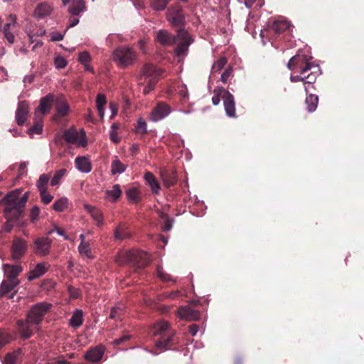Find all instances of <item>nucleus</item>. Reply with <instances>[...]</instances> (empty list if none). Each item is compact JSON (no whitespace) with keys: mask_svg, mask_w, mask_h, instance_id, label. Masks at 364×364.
I'll return each instance as SVG.
<instances>
[{"mask_svg":"<svg viewBox=\"0 0 364 364\" xmlns=\"http://www.w3.org/2000/svg\"><path fill=\"white\" fill-rule=\"evenodd\" d=\"M168 4V0H154L151 3V7L155 11H163Z\"/></svg>","mask_w":364,"mask_h":364,"instance_id":"49","label":"nucleus"},{"mask_svg":"<svg viewBox=\"0 0 364 364\" xmlns=\"http://www.w3.org/2000/svg\"><path fill=\"white\" fill-rule=\"evenodd\" d=\"M28 112V103L26 101L19 102L16 112V120L18 125L21 126L26 122Z\"/></svg>","mask_w":364,"mask_h":364,"instance_id":"21","label":"nucleus"},{"mask_svg":"<svg viewBox=\"0 0 364 364\" xmlns=\"http://www.w3.org/2000/svg\"><path fill=\"white\" fill-rule=\"evenodd\" d=\"M50 180V176L48 174H41L36 182V187L38 192L47 191V185Z\"/></svg>","mask_w":364,"mask_h":364,"instance_id":"40","label":"nucleus"},{"mask_svg":"<svg viewBox=\"0 0 364 364\" xmlns=\"http://www.w3.org/2000/svg\"><path fill=\"white\" fill-rule=\"evenodd\" d=\"M178 38V33L174 36L166 30H159L156 33V40L164 46H170L176 44Z\"/></svg>","mask_w":364,"mask_h":364,"instance_id":"18","label":"nucleus"},{"mask_svg":"<svg viewBox=\"0 0 364 364\" xmlns=\"http://www.w3.org/2000/svg\"><path fill=\"white\" fill-rule=\"evenodd\" d=\"M173 333H169L168 336L162 337L161 339L155 343L156 348L161 351L167 350L168 345L171 341Z\"/></svg>","mask_w":364,"mask_h":364,"instance_id":"38","label":"nucleus"},{"mask_svg":"<svg viewBox=\"0 0 364 364\" xmlns=\"http://www.w3.org/2000/svg\"><path fill=\"white\" fill-rule=\"evenodd\" d=\"M136 132L145 134L147 133V125L146 122L142 119L139 118L137 120L136 126L135 127Z\"/></svg>","mask_w":364,"mask_h":364,"instance_id":"48","label":"nucleus"},{"mask_svg":"<svg viewBox=\"0 0 364 364\" xmlns=\"http://www.w3.org/2000/svg\"><path fill=\"white\" fill-rule=\"evenodd\" d=\"M68 208V198L62 197L55 200L53 205V208L56 212H63Z\"/></svg>","mask_w":364,"mask_h":364,"instance_id":"41","label":"nucleus"},{"mask_svg":"<svg viewBox=\"0 0 364 364\" xmlns=\"http://www.w3.org/2000/svg\"><path fill=\"white\" fill-rule=\"evenodd\" d=\"M9 341L10 338L9 336L4 332L0 330V347L9 343Z\"/></svg>","mask_w":364,"mask_h":364,"instance_id":"63","label":"nucleus"},{"mask_svg":"<svg viewBox=\"0 0 364 364\" xmlns=\"http://www.w3.org/2000/svg\"><path fill=\"white\" fill-rule=\"evenodd\" d=\"M54 232H56L59 235L63 236L65 240H70L69 236L65 234V230L63 228H58L57 226H55L53 230H49L47 232V235H50V234H52Z\"/></svg>","mask_w":364,"mask_h":364,"instance_id":"56","label":"nucleus"},{"mask_svg":"<svg viewBox=\"0 0 364 364\" xmlns=\"http://www.w3.org/2000/svg\"><path fill=\"white\" fill-rule=\"evenodd\" d=\"M228 63V59L225 56L220 57L212 65V71L218 73Z\"/></svg>","mask_w":364,"mask_h":364,"instance_id":"42","label":"nucleus"},{"mask_svg":"<svg viewBox=\"0 0 364 364\" xmlns=\"http://www.w3.org/2000/svg\"><path fill=\"white\" fill-rule=\"evenodd\" d=\"M125 194L127 199L131 203H137L140 201L139 191L135 187L127 189L125 191Z\"/></svg>","mask_w":364,"mask_h":364,"instance_id":"35","label":"nucleus"},{"mask_svg":"<svg viewBox=\"0 0 364 364\" xmlns=\"http://www.w3.org/2000/svg\"><path fill=\"white\" fill-rule=\"evenodd\" d=\"M83 323V313L81 309H76L73 311V315L69 321V324L73 328L80 327Z\"/></svg>","mask_w":364,"mask_h":364,"instance_id":"30","label":"nucleus"},{"mask_svg":"<svg viewBox=\"0 0 364 364\" xmlns=\"http://www.w3.org/2000/svg\"><path fill=\"white\" fill-rule=\"evenodd\" d=\"M53 11V7L48 2L39 4L34 10V16L38 18H43L49 16Z\"/></svg>","mask_w":364,"mask_h":364,"instance_id":"24","label":"nucleus"},{"mask_svg":"<svg viewBox=\"0 0 364 364\" xmlns=\"http://www.w3.org/2000/svg\"><path fill=\"white\" fill-rule=\"evenodd\" d=\"M76 168L81 172L89 173L91 171L92 166L89 159L84 156H78L75 159Z\"/></svg>","mask_w":364,"mask_h":364,"instance_id":"28","label":"nucleus"},{"mask_svg":"<svg viewBox=\"0 0 364 364\" xmlns=\"http://www.w3.org/2000/svg\"><path fill=\"white\" fill-rule=\"evenodd\" d=\"M311 58L307 55L297 54L290 58L287 67L289 70H298L299 73L306 74L312 70L314 64L311 62Z\"/></svg>","mask_w":364,"mask_h":364,"instance_id":"5","label":"nucleus"},{"mask_svg":"<svg viewBox=\"0 0 364 364\" xmlns=\"http://www.w3.org/2000/svg\"><path fill=\"white\" fill-rule=\"evenodd\" d=\"M144 178L146 184L150 187L152 193L154 195H159L161 190V186L154 174L147 171L145 173Z\"/></svg>","mask_w":364,"mask_h":364,"instance_id":"25","label":"nucleus"},{"mask_svg":"<svg viewBox=\"0 0 364 364\" xmlns=\"http://www.w3.org/2000/svg\"><path fill=\"white\" fill-rule=\"evenodd\" d=\"M129 339H130V336L128 334H124V335L122 336L121 337L114 339L113 341V344L120 345V344H122L123 343L127 341Z\"/></svg>","mask_w":364,"mask_h":364,"instance_id":"61","label":"nucleus"},{"mask_svg":"<svg viewBox=\"0 0 364 364\" xmlns=\"http://www.w3.org/2000/svg\"><path fill=\"white\" fill-rule=\"evenodd\" d=\"M162 70L153 64L147 63L144 65L141 70L142 75L149 80H154L156 82L159 80Z\"/></svg>","mask_w":364,"mask_h":364,"instance_id":"20","label":"nucleus"},{"mask_svg":"<svg viewBox=\"0 0 364 364\" xmlns=\"http://www.w3.org/2000/svg\"><path fill=\"white\" fill-rule=\"evenodd\" d=\"M193 41V40L191 38L187 31L182 29L179 30L178 31V38L176 43L178 44V46L174 50L176 55L178 58L187 55L188 47Z\"/></svg>","mask_w":364,"mask_h":364,"instance_id":"6","label":"nucleus"},{"mask_svg":"<svg viewBox=\"0 0 364 364\" xmlns=\"http://www.w3.org/2000/svg\"><path fill=\"white\" fill-rule=\"evenodd\" d=\"M122 191L119 184H115L112 190H108L105 193V199L109 202L114 203L120 197Z\"/></svg>","mask_w":364,"mask_h":364,"instance_id":"29","label":"nucleus"},{"mask_svg":"<svg viewBox=\"0 0 364 364\" xmlns=\"http://www.w3.org/2000/svg\"><path fill=\"white\" fill-rule=\"evenodd\" d=\"M290 27V23L285 20L281 19L274 21L272 26V29L277 33L284 32Z\"/></svg>","mask_w":364,"mask_h":364,"instance_id":"32","label":"nucleus"},{"mask_svg":"<svg viewBox=\"0 0 364 364\" xmlns=\"http://www.w3.org/2000/svg\"><path fill=\"white\" fill-rule=\"evenodd\" d=\"M53 101L54 95L50 93L42 97L40 100L39 106L35 111V117H37L38 113L41 115L48 113L52 108Z\"/></svg>","mask_w":364,"mask_h":364,"instance_id":"17","label":"nucleus"},{"mask_svg":"<svg viewBox=\"0 0 364 364\" xmlns=\"http://www.w3.org/2000/svg\"><path fill=\"white\" fill-rule=\"evenodd\" d=\"M67 60L62 56H57L54 59V65L57 69H63L66 67Z\"/></svg>","mask_w":364,"mask_h":364,"instance_id":"52","label":"nucleus"},{"mask_svg":"<svg viewBox=\"0 0 364 364\" xmlns=\"http://www.w3.org/2000/svg\"><path fill=\"white\" fill-rule=\"evenodd\" d=\"M20 193L21 189L12 191L0 201V203H4L6 205L4 210V216L8 220L16 222L23 215L29 192H26L22 196H20Z\"/></svg>","mask_w":364,"mask_h":364,"instance_id":"2","label":"nucleus"},{"mask_svg":"<svg viewBox=\"0 0 364 364\" xmlns=\"http://www.w3.org/2000/svg\"><path fill=\"white\" fill-rule=\"evenodd\" d=\"M164 183L166 186H171L176 183V177L174 173H162L161 174Z\"/></svg>","mask_w":364,"mask_h":364,"instance_id":"46","label":"nucleus"},{"mask_svg":"<svg viewBox=\"0 0 364 364\" xmlns=\"http://www.w3.org/2000/svg\"><path fill=\"white\" fill-rule=\"evenodd\" d=\"M232 73V68L231 67L227 68L221 74L220 80L225 84L227 83Z\"/></svg>","mask_w":364,"mask_h":364,"instance_id":"57","label":"nucleus"},{"mask_svg":"<svg viewBox=\"0 0 364 364\" xmlns=\"http://www.w3.org/2000/svg\"><path fill=\"white\" fill-rule=\"evenodd\" d=\"M170 330V325L166 321H160L155 323L152 328V333L154 336L161 335L164 333L168 332Z\"/></svg>","mask_w":364,"mask_h":364,"instance_id":"31","label":"nucleus"},{"mask_svg":"<svg viewBox=\"0 0 364 364\" xmlns=\"http://www.w3.org/2000/svg\"><path fill=\"white\" fill-rule=\"evenodd\" d=\"M156 82L154 80H149L147 85L144 89V94L147 95L152 91L156 85Z\"/></svg>","mask_w":364,"mask_h":364,"instance_id":"60","label":"nucleus"},{"mask_svg":"<svg viewBox=\"0 0 364 364\" xmlns=\"http://www.w3.org/2000/svg\"><path fill=\"white\" fill-rule=\"evenodd\" d=\"M107 104V99L105 95L99 94L96 97V106L99 115L101 119L105 116L104 106Z\"/></svg>","mask_w":364,"mask_h":364,"instance_id":"34","label":"nucleus"},{"mask_svg":"<svg viewBox=\"0 0 364 364\" xmlns=\"http://www.w3.org/2000/svg\"><path fill=\"white\" fill-rule=\"evenodd\" d=\"M79 61L82 64H86L90 61V55L87 52H82L79 53Z\"/></svg>","mask_w":364,"mask_h":364,"instance_id":"59","label":"nucleus"},{"mask_svg":"<svg viewBox=\"0 0 364 364\" xmlns=\"http://www.w3.org/2000/svg\"><path fill=\"white\" fill-rule=\"evenodd\" d=\"M27 242L21 237H14L11 245V257L13 259H18L22 257L27 251Z\"/></svg>","mask_w":364,"mask_h":364,"instance_id":"11","label":"nucleus"},{"mask_svg":"<svg viewBox=\"0 0 364 364\" xmlns=\"http://www.w3.org/2000/svg\"><path fill=\"white\" fill-rule=\"evenodd\" d=\"M125 171V166L122 164L119 159H116L112 164V173L113 175L117 173H122Z\"/></svg>","mask_w":364,"mask_h":364,"instance_id":"44","label":"nucleus"},{"mask_svg":"<svg viewBox=\"0 0 364 364\" xmlns=\"http://www.w3.org/2000/svg\"><path fill=\"white\" fill-rule=\"evenodd\" d=\"M131 236L130 233L127 231V228L124 225H119L117 227L114 231V238L116 240H124L129 238Z\"/></svg>","mask_w":364,"mask_h":364,"instance_id":"33","label":"nucleus"},{"mask_svg":"<svg viewBox=\"0 0 364 364\" xmlns=\"http://www.w3.org/2000/svg\"><path fill=\"white\" fill-rule=\"evenodd\" d=\"M157 275L164 282L173 281L171 276L164 271L162 267H159L157 268Z\"/></svg>","mask_w":364,"mask_h":364,"instance_id":"55","label":"nucleus"},{"mask_svg":"<svg viewBox=\"0 0 364 364\" xmlns=\"http://www.w3.org/2000/svg\"><path fill=\"white\" fill-rule=\"evenodd\" d=\"M86 9L85 3L83 0H74L68 6V11L74 16H78Z\"/></svg>","mask_w":364,"mask_h":364,"instance_id":"27","label":"nucleus"},{"mask_svg":"<svg viewBox=\"0 0 364 364\" xmlns=\"http://www.w3.org/2000/svg\"><path fill=\"white\" fill-rule=\"evenodd\" d=\"M225 113L229 117H236L235 102L233 95L228 91L225 92V99L223 101Z\"/></svg>","mask_w":364,"mask_h":364,"instance_id":"22","label":"nucleus"},{"mask_svg":"<svg viewBox=\"0 0 364 364\" xmlns=\"http://www.w3.org/2000/svg\"><path fill=\"white\" fill-rule=\"evenodd\" d=\"M20 353V350L8 353L4 358V364H15Z\"/></svg>","mask_w":364,"mask_h":364,"instance_id":"50","label":"nucleus"},{"mask_svg":"<svg viewBox=\"0 0 364 364\" xmlns=\"http://www.w3.org/2000/svg\"><path fill=\"white\" fill-rule=\"evenodd\" d=\"M228 92L225 90L223 87H217L213 90V96L212 97V103L214 106H217L220 102L221 97L223 100L225 99V92Z\"/></svg>","mask_w":364,"mask_h":364,"instance_id":"36","label":"nucleus"},{"mask_svg":"<svg viewBox=\"0 0 364 364\" xmlns=\"http://www.w3.org/2000/svg\"><path fill=\"white\" fill-rule=\"evenodd\" d=\"M307 109L309 112H314L318 106V98L316 95L310 94L309 95L305 100Z\"/></svg>","mask_w":364,"mask_h":364,"instance_id":"37","label":"nucleus"},{"mask_svg":"<svg viewBox=\"0 0 364 364\" xmlns=\"http://www.w3.org/2000/svg\"><path fill=\"white\" fill-rule=\"evenodd\" d=\"M39 194L42 203H43L46 205L49 204L53 199V196L51 194L48 193L47 191H41L39 193Z\"/></svg>","mask_w":364,"mask_h":364,"instance_id":"53","label":"nucleus"},{"mask_svg":"<svg viewBox=\"0 0 364 364\" xmlns=\"http://www.w3.org/2000/svg\"><path fill=\"white\" fill-rule=\"evenodd\" d=\"M43 132V124L41 122H36L29 129L28 134L32 136L34 134H40Z\"/></svg>","mask_w":364,"mask_h":364,"instance_id":"51","label":"nucleus"},{"mask_svg":"<svg viewBox=\"0 0 364 364\" xmlns=\"http://www.w3.org/2000/svg\"><path fill=\"white\" fill-rule=\"evenodd\" d=\"M56 110H57V114L55 117H63L66 116L69 113L70 107L65 101L61 100V101L58 102V103L57 105Z\"/></svg>","mask_w":364,"mask_h":364,"instance_id":"39","label":"nucleus"},{"mask_svg":"<svg viewBox=\"0 0 364 364\" xmlns=\"http://www.w3.org/2000/svg\"><path fill=\"white\" fill-rule=\"evenodd\" d=\"M40 209L37 205H34L30 212V219L32 223H34L39 219Z\"/></svg>","mask_w":364,"mask_h":364,"instance_id":"54","label":"nucleus"},{"mask_svg":"<svg viewBox=\"0 0 364 364\" xmlns=\"http://www.w3.org/2000/svg\"><path fill=\"white\" fill-rule=\"evenodd\" d=\"M65 173H66V170L64 168L58 170L55 173L53 177L51 178L50 185L52 186L58 185L60 182L61 179L63 178V177L65 176Z\"/></svg>","mask_w":364,"mask_h":364,"instance_id":"47","label":"nucleus"},{"mask_svg":"<svg viewBox=\"0 0 364 364\" xmlns=\"http://www.w3.org/2000/svg\"><path fill=\"white\" fill-rule=\"evenodd\" d=\"M170 106L164 102H159L154 108L150 114V119L152 122H159L162 120L171 113Z\"/></svg>","mask_w":364,"mask_h":364,"instance_id":"10","label":"nucleus"},{"mask_svg":"<svg viewBox=\"0 0 364 364\" xmlns=\"http://www.w3.org/2000/svg\"><path fill=\"white\" fill-rule=\"evenodd\" d=\"M110 139L114 143V144H119L120 142V137L117 136V132L115 131H110L109 133Z\"/></svg>","mask_w":364,"mask_h":364,"instance_id":"64","label":"nucleus"},{"mask_svg":"<svg viewBox=\"0 0 364 364\" xmlns=\"http://www.w3.org/2000/svg\"><path fill=\"white\" fill-rule=\"evenodd\" d=\"M84 208L90 215L97 227H102L104 225V217L100 209L89 204H85Z\"/></svg>","mask_w":364,"mask_h":364,"instance_id":"23","label":"nucleus"},{"mask_svg":"<svg viewBox=\"0 0 364 364\" xmlns=\"http://www.w3.org/2000/svg\"><path fill=\"white\" fill-rule=\"evenodd\" d=\"M115 261L119 264H129L136 268H142L149 263L146 252L141 250L121 252L115 257Z\"/></svg>","mask_w":364,"mask_h":364,"instance_id":"3","label":"nucleus"},{"mask_svg":"<svg viewBox=\"0 0 364 364\" xmlns=\"http://www.w3.org/2000/svg\"><path fill=\"white\" fill-rule=\"evenodd\" d=\"M124 312L122 306H116L112 308L109 318L114 320H121Z\"/></svg>","mask_w":364,"mask_h":364,"instance_id":"45","label":"nucleus"},{"mask_svg":"<svg viewBox=\"0 0 364 364\" xmlns=\"http://www.w3.org/2000/svg\"><path fill=\"white\" fill-rule=\"evenodd\" d=\"M52 304L47 302H40L31 307L25 321L19 320L17 324L21 336L28 338L33 334L34 328L43 320L45 315L50 311Z\"/></svg>","mask_w":364,"mask_h":364,"instance_id":"1","label":"nucleus"},{"mask_svg":"<svg viewBox=\"0 0 364 364\" xmlns=\"http://www.w3.org/2000/svg\"><path fill=\"white\" fill-rule=\"evenodd\" d=\"M20 284V281L11 282L3 280L0 285V297L13 299L17 293L15 288Z\"/></svg>","mask_w":364,"mask_h":364,"instance_id":"13","label":"nucleus"},{"mask_svg":"<svg viewBox=\"0 0 364 364\" xmlns=\"http://www.w3.org/2000/svg\"><path fill=\"white\" fill-rule=\"evenodd\" d=\"M14 223L15 222L13 220H6V222L4 224L2 227V230L6 232H11L14 228Z\"/></svg>","mask_w":364,"mask_h":364,"instance_id":"62","label":"nucleus"},{"mask_svg":"<svg viewBox=\"0 0 364 364\" xmlns=\"http://www.w3.org/2000/svg\"><path fill=\"white\" fill-rule=\"evenodd\" d=\"M136 60V53L132 48L128 47H119L115 49L112 53V60L119 68H127L134 63Z\"/></svg>","mask_w":364,"mask_h":364,"instance_id":"4","label":"nucleus"},{"mask_svg":"<svg viewBox=\"0 0 364 364\" xmlns=\"http://www.w3.org/2000/svg\"><path fill=\"white\" fill-rule=\"evenodd\" d=\"M66 31H65L63 33H60L58 31H53L50 33V40L52 41H60L63 39L64 35Z\"/></svg>","mask_w":364,"mask_h":364,"instance_id":"58","label":"nucleus"},{"mask_svg":"<svg viewBox=\"0 0 364 364\" xmlns=\"http://www.w3.org/2000/svg\"><path fill=\"white\" fill-rule=\"evenodd\" d=\"M178 316L183 320L191 321H198L200 318V312L193 309L188 306H181L178 310Z\"/></svg>","mask_w":364,"mask_h":364,"instance_id":"16","label":"nucleus"},{"mask_svg":"<svg viewBox=\"0 0 364 364\" xmlns=\"http://www.w3.org/2000/svg\"><path fill=\"white\" fill-rule=\"evenodd\" d=\"M167 21L174 27H181L184 24V14L180 5L168 9L166 13Z\"/></svg>","mask_w":364,"mask_h":364,"instance_id":"7","label":"nucleus"},{"mask_svg":"<svg viewBox=\"0 0 364 364\" xmlns=\"http://www.w3.org/2000/svg\"><path fill=\"white\" fill-rule=\"evenodd\" d=\"M3 270L6 277L5 280L15 282L20 281L18 279V276L23 271V268L20 264H5L3 265Z\"/></svg>","mask_w":364,"mask_h":364,"instance_id":"19","label":"nucleus"},{"mask_svg":"<svg viewBox=\"0 0 364 364\" xmlns=\"http://www.w3.org/2000/svg\"><path fill=\"white\" fill-rule=\"evenodd\" d=\"M63 136L65 141L68 143L75 144L81 146L87 145L86 134L83 129H81L80 132L68 129L65 132Z\"/></svg>","mask_w":364,"mask_h":364,"instance_id":"8","label":"nucleus"},{"mask_svg":"<svg viewBox=\"0 0 364 364\" xmlns=\"http://www.w3.org/2000/svg\"><path fill=\"white\" fill-rule=\"evenodd\" d=\"M321 74L320 69L318 65H313L312 70L306 74H303L304 90L306 93L309 92L310 88L314 89V84L316 82L317 77Z\"/></svg>","mask_w":364,"mask_h":364,"instance_id":"12","label":"nucleus"},{"mask_svg":"<svg viewBox=\"0 0 364 364\" xmlns=\"http://www.w3.org/2000/svg\"><path fill=\"white\" fill-rule=\"evenodd\" d=\"M48 267L49 265L47 263L42 262L37 264L35 268L29 272L28 279L31 281L41 277L47 272Z\"/></svg>","mask_w":364,"mask_h":364,"instance_id":"26","label":"nucleus"},{"mask_svg":"<svg viewBox=\"0 0 364 364\" xmlns=\"http://www.w3.org/2000/svg\"><path fill=\"white\" fill-rule=\"evenodd\" d=\"M78 251L80 254L82 256H85L87 258H92V252L90 249V244L87 243H80L78 245Z\"/></svg>","mask_w":364,"mask_h":364,"instance_id":"43","label":"nucleus"},{"mask_svg":"<svg viewBox=\"0 0 364 364\" xmlns=\"http://www.w3.org/2000/svg\"><path fill=\"white\" fill-rule=\"evenodd\" d=\"M16 16L15 14H10L7 18V23L4 25V28L1 29L4 37L10 44H13L15 41V36L14 33L11 32V28L16 26Z\"/></svg>","mask_w":364,"mask_h":364,"instance_id":"15","label":"nucleus"},{"mask_svg":"<svg viewBox=\"0 0 364 364\" xmlns=\"http://www.w3.org/2000/svg\"><path fill=\"white\" fill-rule=\"evenodd\" d=\"M52 240L47 237H38L33 241V250L35 252L41 256H46L50 253Z\"/></svg>","mask_w":364,"mask_h":364,"instance_id":"9","label":"nucleus"},{"mask_svg":"<svg viewBox=\"0 0 364 364\" xmlns=\"http://www.w3.org/2000/svg\"><path fill=\"white\" fill-rule=\"evenodd\" d=\"M105 347L103 346H97L90 348L84 355V358L92 363H99L105 353Z\"/></svg>","mask_w":364,"mask_h":364,"instance_id":"14","label":"nucleus"}]
</instances>
